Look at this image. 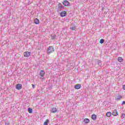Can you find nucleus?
<instances>
[{"label":"nucleus","instance_id":"nucleus-1","mask_svg":"<svg viewBox=\"0 0 125 125\" xmlns=\"http://www.w3.org/2000/svg\"><path fill=\"white\" fill-rule=\"evenodd\" d=\"M54 51H55V49L52 46H49L47 50L48 54H51V53H53Z\"/></svg>","mask_w":125,"mask_h":125},{"label":"nucleus","instance_id":"nucleus-2","mask_svg":"<svg viewBox=\"0 0 125 125\" xmlns=\"http://www.w3.org/2000/svg\"><path fill=\"white\" fill-rule=\"evenodd\" d=\"M30 56H31V52H30L26 51L23 53L24 57H29Z\"/></svg>","mask_w":125,"mask_h":125},{"label":"nucleus","instance_id":"nucleus-3","mask_svg":"<svg viewBox=\"0 0 125 125\" xmlns=\"http://www.w3.org/2000/svg\"><path fill=\"white\" fill-rule=\"evenodd\" d=\"M115 99L117 101H119V100H121L122 99V96L121 95L117 94H116L115 96Z\"/></svg>","mask_w":125,"mask_h":125},{"label":"nucleus","instance_id":"nucleus-4","mask_svg":"<svg viewBox=\"0 0 125 125\" xmlns=\"http://www.w3.org/2000/svg\"><path fill=\"white\" fill-rule=\"evenodd\" d=\"M58 8L59 10H62L64 9V6H63V5H62V4H61V3H60L58 4Z\"/></svg>","mask_w":125,"mask_h":125},{"label":"nucleus","instance_id":"nucleus-5","mask_svg":"<svg viewBox=\"0 0 125 125\" xmlns=\"http://www.w3.org/2000/svg\"><path fill=\"white\" fill-rule=\"evenodd\" d=\"M67 14V12L65 11H62V12L60 13V16L61 17H65Z\"/></svg>","mask_w":125,"mask_h":125},{"label":"nucleus","instance_id":"nucleus-6","mask_svg":"<svg viewBox=\"0 0 125 125\" xmlns=\"http://www.w3.org/2000/svg\"><path fill=\"white\" fill-rule=\"evenodd\" d=\"M16 88L18 90H20V89H22V85L20 83L17 84L16 85Z\"/></svg>","mask_w":125,"mask_h":125},{"label":"nucleus","instance_id":"nucleus-7","mask_svg":"<svg viewBox=\"0 0 125 125\" xmlns=\"http://www.w3.org/2000/svg\"><path fill=\"white\" fill-rule=\"evenodd\" d=\"M63 5L65 6H69V4H70V3L67 0H63L62 2Z\"/></svg>","mask_w":125,"mask_h":125},{"label":"nucleus","instance_id":"nucleus-8","mask_svg":"<svg viewBox=\"0 0 125 125\" xmlns=\"http://www.w3.org/2000/svg\"><path fill=\"white\" fill-rule=\"evenodd\" d=\"M39 75L42 77H44V75H45V73L44 72V71L41 70L39 73Z\"/></svg>","mask_w":125,"mask_h":125},{"label":"nucleus","instance_id":"nucleus-9","mask_svg":"<svg viewBox=\"0 0 125 125\" xmlns=\"http://www.w3.org/2000/svg\"><path fill=\"white\" fill-rule=\"evenodd\" d=\"M58 111V109H57L56 107H53L51 109V113H57Z\"/></svg>","mask_w":125,"mask_h":125},{"label":"nucleus","instance_id":"nucleus-10","mask_svg":"<svg viewBox=\"0 0 125 125\" xmlns=\"http://www.w3.org/2000/svg\"><path fill=\"white\" fill-rule=\"evenodd\" d=\"M81 87H82V85L80 84H77L76 85H75L74 88L75 89H80Z\"/></svg>","mask_w":125,"mask_h":125},{"label":"nucleus","instance_id":"nucleus-11","mask_svg":"<svg viewBox=\"0 0 125 125\" xmlns=\"http://www.w3.org/2000/svg\"><path fill=\"white\" fill-rule=\"evenodd\" d=\"M83 122L84 123V124H89L90 120H89L88 118H85L84 119Z\"/></svg>","mask_w":125,"mask_h":125},{"label":"nucleus","instance_id":"nucleus-12","mask_svg":"<svg viewBox=\"0 0 125 125\" xmlns=\"http://www.w3.org/2000/svg\"><path fill=\"white\" fill-rule=\"evenodd\" d=\"M34 22L35 24H36V25H39L40 24V20L37 18H36L34 20Z\"/></svg>","mask_w":125,"mask_h":125},{"label":"nucleus","instance_id":"nucleus-13","mask_svg":"<svg viewBox=\"0 0 125 125\" xmlns=\"http://www.w3.org/2000/svg\"><path fill=\"white\" fill-rule=\"evenodd\" d=\"M112 115L113 116H118V115H119V113H118V111L117 110H114L112 112Z\"/></svg>","mask_w":125,"mask_h":125},{"label":"nucleus","instance_id":"nucleus-14","mask_svg":"<svg viewBox=\"0 0 125 125\" xmlns=\"http://www.w3.org/2000/svg\"><path fill=\"white\" fill-rule=\"evenodd\" d=\"M97 118V116H96V115L95 114H93L91 116V119L92 120H93V121H96Z\"/></svg>","mask_w":125,"mask_h":125},{"label":"nucleus","instance_id":"nucleus-15","mask_svg":"<svg viewBox=\"0 0 125 125\" xmlns=\"http://www.w3.org/2000/svg\"><path fill=\"white\" fill-rule=\"evenodd\" d=\"M106 116L108 117V118H110V117H111L112 116V112H107L106 114Z\"/></svg>","mask_w":125,"mask_h":125},{"label":"nucleus","instance_id":"nucleus-16","mask_svg":"<svg viewBox=\"0 0 125 125\" xmlns=\"http://www.w3.org/2000/svg\"><path fill=\"white\" fill-rule=\"evenodd\" d=\"M118 61L119 62H123V61H124V59H123V58L122 57H119L118 58Z\"/></svg>","mask_w":125,"mask_h":125},{"label":"nucleus","instance_id":"nucleus-17","mask_svg":"<svg viewBox=\"0 0 125 125\" xmlns=\"http://www.w3.org/2000/svg\"><path fill=\"white\" fill-rule=\"evenodd\" d=\"M48 123H49V120L46 119V121L44 122L43 125H48Z\"/></svg>","mask_w":125,"mask_h":125},{"label":"nucleus","instance_id":"nucleus-18","mask_svg":"<svg viewBox=\"0 0 125 125\" xmlns=\"http://www.w3.org/2000/svg\"><path fill=\"white\" fill-rule=\"evenodd\" d=\"M28 112L29 114H32L33 113V109L31 108H28Z\"/></svg>","mask_w":125,"mask_h":125},{"label":"nucleus","instance_id":"nucleus-19","mask_svg":"<svg viewBox=\"0 0 125 125\" xmlns=\"http://www.w3.org/2000/svg\"><path fill=\"white\" fill-rule=\"evenodd\" d=\"M100 43H104V39H102L100 40Z\"/></svg>","mask_w":125,"mask_h":125},{"label":"nucleus","instance_id":"nucleus-20","mask_svg":"<svg viewBox=\"0 0 125 125\" xmlns=\"http://www.w3.org/2000/svg\"><path fill=\"white\" fill-rule=\"evenodd\" d=\"M70 29H71L73 31H75V30H76V27H72L70 28Z\"/></svg>","mask_w":125,"mask_h":125},{"label":"nucleus","instance_id":"nucleus-21","mask_svg":"<svg viewBox=\"0 0 125 125\" xmlns=\"http://www.w3.org/2000/svg\"><path fill=\"white\" fill-rule=\"evenodd\" d=\"M122 117L123 118H125V113L122 114Z\"/></svg>","mask_w":125,"mask_h":125},{"label":"nucleus","instance_id":"nucleus-22","mask_svg":"<svg viewBox=\"0 0 125 125\" xmlns=\"http://www.w3.org/2000/svg\"><path fill=\"white\" fill-rule=\"evenodd\" d=\"M123 89L125 90V85H123Z\"/></svg>","mask_w":125,"mask_h":125},{"label":"nucleus","instance_id":"nucleus-23","mask_svg":"<svg viewBox=\"0 0 125 125\" xmlns=\"http://www.w3.org/2000/svg\"><path fill=\"white\" fill-rule=\"evenodd\" d=\"M122 104H125V101H123V102H122Z\"/></svg>","mask_w":125,"mask_h":125},{"label":"nucleus","instance_id":"nucleus-24","mask_svg":"<svg viewBox=\"0 0 125 125\" xmlns=\"http://www.w3.org/2000/svg\"><path fill=\"white\" fill-rule=\"evenodd\" d=\"M55 38H56V36H54L53 38V37H52V39H55Z\"/></svg>","mask_w":125,"mask_h":125},{"label":"nucleus","instance_id":"nucleus-25","mask_svg":"<svg viewBox=\"0 0 125 125\" xmlns=\"http://www.w3.org/2000/svg\"><path fill=\"white\" fill-rule=\"evenodd\" d=\"M32 86H33V87H34V85H32Z\"/></svg>","mask_w":125,"mask_h":125}]
</instances>
